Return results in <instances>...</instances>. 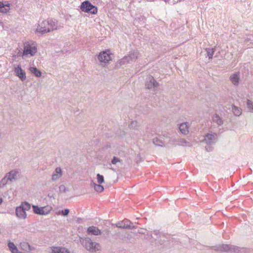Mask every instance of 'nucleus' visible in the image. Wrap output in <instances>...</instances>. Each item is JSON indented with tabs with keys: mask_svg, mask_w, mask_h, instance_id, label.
<instances>
[{
	"mask_svg": "<svg viewBox=\"0 0 253 253\" xmlns=\"http://www.w3.org/2000/svg\"><path fill=\"white\" fill-rule=\"evenodd\" d=\"M223 124V120L218 115L215 114L212 117L211 126L218 127Z\"/></svg>",
	"mask_w": 253,
	"mask_h": 253,
	"instance_id": "nucleus-9",
	"label": "nucleus"
},
{
	"mask_svg": "<svg viewBox=\"0 0 253 253\" xmlns=\"http://www.w3.org/2000/svg\"><path fill=\"white\" fill-rule=\"evenodd\" d=\"M9 10V4L4 5L2 2H0V12L5 13L8 11Z\"/></svg>",
	"mask_w": 253,
	"mask_h": 253,
	"instance_id": "nucleus-26",
	"label": "nucleus"
},
{
	"mask_svg": "<svg viewBox=\"0 0 253 253\" xmlns=\"http://www.w3.org/2000/svg\"><path fill=\"white\" fill-rule=\"evenodd\" d=\"M153 143H154V144H155V145H157V146H164V142L158 138H154L153 140Z\"/></svg>",
	"mask_w": 253,
	"mask_h": 253,
	"instance_id": "nucleus-29",
	"label": "nucleus"
},
{
	"mask_svg": "<svg viewBox=\"0 0 253 253\" xmlns=\"http://www.w3.org/2000/svg\"><path fill=\"white\" fill-rule=\"evenodd\" d=\"M179 131L184 135H186L189 133V126L187 123L181 124L179 126Z\"/></svg>",
	"mask_w": 253,
	"mask_h": 253,
	"instance_id": "nucleus-19",
	"label": "nucleus"
},
{
	"mask_svg": "<svg viewBox=\"0 0 253 253\" xmlns=\"http://www.w3.org/2000/svg\"><path fill=\"white\" fill-rule=\"evenodd\" d=\"M14 72L15 76L19 77L22 81H24L26 79V73L22 69L20 65H18L14 68Z\"/></svg>",
	"mask_w": 253,
	"mask_h": 253,
	"instance_id": "nucleus-11",
	"label": "nucleus"
},
{
	"mask_svg": "<svg viewBox=\"0 0 253 253\" xmlns=\"http://www.w3.org/2000/svg\"><path fill=\"white\" fill-rule=\"evenodd\" d=\"M232 108L233 113L235 116H239L241 115L242 110L241 108L237 107L235 105H232Z\"/></svg>",
	"mask_w": 253,
	"mask_h": 253,
	"instance_id": "nucleus-25",
	"label": "nucleus"
},
{
	"mask_svg": "<svg viewBox=\"0 0 253 253\" xmlns=\"http://www.w3.org/2000/svg\"><path fill=\"white\" fill-rule=\"evenodd\" d=\"M205 50L207 52V55L209 57V59H211L215 51V48H206L205 49Z\"/></svg>",
	"mask_w": 253,
	"mask_h": 253,
	"instance_id": "nucleus-27",
	"label": "nucleus"
},
{
	"mask_svg": "<svg viewBox=\"0 0 253 253\" xmlns=\"http://www.w3.org/2000/svg\"><path fill=\"white\" fill-rule=\"evenodd\" d=\"M2 198H0V205L2 203Z\"/></svg>",
	"mask_w": 253,
	"mask_h": 253,
	"instance_id": "nucleus-39",
	"label": "nucleus"
},
{
	"mask_svg": "<svg viewBox=\"0 0 253 253\" xmlns=\"http://www.w3.org/2000/svg\"><path fill=\"white\" fill-rule=\"evenodd\" d=\"M205 149L206 150V151H210L212 149V147H211V146H206L205 147Z\"/></svg>",
	"mask_w": 253,
	"mask_h": 253,
	"instance_id": "nucleus-38",
	"label": "nucleus"
},
{
	"mask_svg": "<svg viewBox=\"0 0 253 253\" xmlns=\"http://www.w3.org/2000/svg\"><path fill=\"white\" fill-rule=\"evenodd\" d=\"M69 210L68 209H65L62 211V213L64 215H67L69 214Z\"/></svg>",
	"mask_w": 253,
	"mask_h": 253,
	"instance_id": "nucleus-37",
	"label": "nucleus"
},
{
	"mask_svg": "<svg viewBox=\"0 0 253 253\" xmlns=\"http://www.w3.org/2000/svg\"><path fill=\"white\" fill-rule=\"evenodd\" d=\"M247 106L250 110V112L253 113V102L252 100L250 99L247 100Z\"/></svg>",
	"mask_w": 253,
	"mask_h": 253,
	"instance_id": "nucleus-31",
	"label": "nucleus"
},
{
	"mask_svg": "<svg viewBox=\"0 0 253 253\" xmlns=\"http://www.w3.org/2000/svg\"><path fill=\"white\" fill-rule=\"evenodd\" d=\"M62 170L60 167H57L54 171L51 179L52 181H56L59 179L62 176Z\"/></svg>",
	"mask_w": 253,
	"mask_h": 253,
	"instance_id": "nucleus-16",
	"label": "nucleus"
},
{
	"mask_svg": "<svg viewBox=\"0 0 253 253\" xmlns=\"http://www.w3.org/2000/svg\"><path fill=\"white\" fill-rule=\"evenodd\" d=\"M9 179L6 178V175L0 181V188H3L9 181Z\"/></svg>",
	"mask_w": 253,
	"mask_h": 253,
	"instance_id": "nucleus-30",
	"label": "nucleus"
},
{
	"mask_svg": "<svg viewBox=\"0 0 253 253\" xmlns=\"http://www.w3.org/2000/svg\"><path fill=\"white\" fill-rule=\"evenodd\" d=\"M20 207L23 208V210L26 211H29L31 209V205L28 202H25L22 203L20 206Z\"/></svg>",
	"mask_w": 253,
	"mask_h": 253,
	"instance_id": "nucleus-28",
	"label": "nucleus"
},
{
	"mask_svg": "<svg viewBox=\"0 0 253 253\" xmlns=\"http://www.w3.org/2000/svg\"><path fill=\"white\" fill-rule=\"evenodd\" d=\"M80 241L83 246L87 251L95 252L96 250H98V247L99 245L95 242H92L89 238H80Z\"/></svg>",
	"mask_w": 253,
	"mask_h": 253,
	"instance_id": "nucleus-4",
	"label": "nucleus"
},
{
	"mask_svg": "<svg viewBox=\"0 0 253 253\" xmlns=\"http://www.w3.org/2000/svg\"><path fill=\"white\" fill-rule=\"evenodd\" d=\"M20 246L22 250L27 252H30L34 250V248L31 247L29 244L26 242L20 243Z\"/></svg>",
	"mask_w": 253,
	"mask_h": 253,
	"instance_id": "nucleus-21",
	"label": "nucleus"
},
{
	"mask_svg": "<svg viewBox=\"0 0 253 253\" xmlns=\"http://www.w3.org/2000/svg\"><path fill=\"white\" fill-rule=\"evenodd\" d=\"M59 191L60 193H66L68 190L64 185H61L59 187Z\"/></svg>",
	"mask_w": 253,
	"mask_h": 253,
	"instance_id": "nucleus-34",
	"label": "nucleus"
},
{
	"mask_svg": "<svg viewBox=\"0 0 253 253\" xmlns=\"http://www.w3.org/2000/svg\"><path fill=\"white\" fill-rule=\"evenodd\" d=\"M129 127L130 129H136L137 128V122L136 121L131 122L129 125Z\"/></svg>",
	"mask_w": 253,
	"mask_h": 253,
	"instance_id": "nucleus-33",
	"label": "nucleus"
},
{
	"mask_svg": "<svg viewBox=\"0 0 253 253\" xmlns=\"http://www.w3.org/2000/svg\"><path fill=\"white\" fill-rule=\"evenodd\" d=\"M29 70L31 73L33 74L37 77H40L42 75L41 72L36 67H30Z\"/></svg>",
	"mask_w": 253,
	"mask_h": 253,
	"instance_id": "nucleus-24",
	"label": "nucleus"
},
{
	"mask_svg": "<svg viewBox=\"0 0 253 253\" xmlns=\"http://www.w3.org/2000/svg\"><path fill=\"white\" fill-rule=\"evenodd\" d=\"M132 223L130 220L125 219L117 223L116 225L117 227L122 229H132L135 228V227L134 225H132Z\"/></svg>",
	"mask_w": 253,
	"mask_h": 253,
	"instance_id": "nucleus-8",
	"label": "nucleus"
},
{
	"mask_svg": "<svg viewBox=\"0 0 253 253\" xmlns=\"http://www.w3.org/2000/svg\"><path fill=\"white\" fill-rule=\"evenodd\" d=\"M88 234H91L93 235H98L101 234V231L96 227L91 226L87 229Z\"/></svg>",
	"mask_w": 253,
	"mask_h": 253,
	"instance_id": "nucleus-20",
	"label": "nucleus"
},
{
	"mask_svg": "<svg viewBox=\"0 0 253 253\" xmlns=\"http://www.w3.org/2000/svg\"><path fill=\"white\" fill-rule=\"evenodd\" d=\"M37 52V48L33 42H26L24 43L23 52L22 55L23 59L34 56Z\"/></svg>",
	"mask_w": 253,
	"mask_h": 253,
	"instance_id": "nucleus-2",
	"label": "nucleus"
},
{
	"mask_svg": "<svg viewBox=\"0 0 253 253\" xmlns=\"http://www.w3.org/2000/svg\"><path fill=\"white\" fill-rule=\"evenodd\" d=\"M121 161V159H120L119 158L114 156L111 161V163L113 165H116L118 162H120Z\"/></svg>",
	"mask_w": 253,
	"mask_h": 253,
	"instance_id": "nucleus-35",
	"label": "nucleus"
},
{
	"mask_svg": "<svg viewBox=\"0 0 253 253\" xmlns=\"http://www.w3.org/2000/svg\"><path fill=\"white\" fill-rule=\"evenodd\" d=\"M8 247L12 253H23L18 251L17 247L12 242H9L8 243Z\"/></svg>",
	"mask_w": 253,
	"mask_h": 253,
	"instance_id": "nucleus-22",
	"label": "nucleus"
},
{
	"mask_svg": "<svg viewBox=\"0 0 253 253\" xmlns=\"http://www.w3.org/2000/svg\"><path fill=\"white\" fill-rule=\"evenodd\" d=\"M97 60L102 67H106L112 60L110 50L107 49L101 51L97 56Z\"/></svg>",
	"mask_w": 253,
	"mask_h": 253,
	"instance_id": "nucleus-3",
	"label": "nucleus"
},
{
	"mask_svg": "<svg viewBox=\"0 0 253 253\" xmlns=\"http://www.w3.org/2000/svg\"><path fill=\"white\" fill-rule=\"evenodd\" d=\"M49 253H70L65 248L60 247H52L49 250Z\"/></svg>",
	"mask_w": 253,
	"mask_h": 253,
	"instance_id": "nucleus-15",
	"label": "nucleus"
},
{
	"mask_svg": "<svg viewBox=\"0 0 253 253\" xmlns=\"http://www.w3.org/2000/svg\"><path fill=\"white\" fill-rule=\"evenodd\" d=\"M81 9L82 11L90 13L91 14H95L97 13V7L93 5L89 1L86 0L82 2L81 5Z\"/></svg>",
	"mask_w": 253,
	"mask_h": 253,
	"instance_id": "nucleus-6",
	"label": "nucleus"
},
{
	"mask_svg": "<svg viewBox=\"0 0 253 253\" xmlns=\"http://www.w3.org/2000/svg\"><path fill=\"white\" fill-rule=\"evenodd\" d=\"M229 80L234 86H238L240 80V73L236 72L231 74L229 77Z\"/></svg>",
	"mask_w": 253,
	"mask_h": 253,
	"instance_id": "nucleus-13",
	"label": "nucleus"
},
{
	"mask_svg": "<svg viewBox=\"0 0 253 253\" xmlns=\"http://www.w3.org/2000/svg\"><path fill=\"white\" fill-rule=\"evenodd\" d=\"M15 212L16 216L20 219H24L27 217L26 211L20 206L16 208Z\"/></svg>",
	"mask_w": 253,
	"mask_h": 253,
	"instance_id": "nucleus-18",
	"label": "nucleus"
},
{
	"mask_svg": "<svg viewBox=\"0 0 253 253\" xmlns=\"http://www.w3.org/2000/svg\"><path fill=\"white\" fill-rule=\"evenodd\" d=\"M97 182L99 184H102L104 182V176L98 173L97 174Z\"/></svg>",
	"mask_w": 253,
	"mask_h": 253,
	"instance_id": "nucleus-32",
	"label": "nucleus"
},
{
	"mask_svg": "<svg viewBox=\"0 0 253 253\" xmlns=\"http://www.w3.org/2000/svg\"><path fill=\"white\" fill-rule=\"evenodd\" d=\"M214 250L217 251L229 252L232 250H234V247L232 246L222 244L217 247H215Z\"/></svg>",
	"mask_w": 253,
	"mask_h": 253,
	"instance_id": "nucleus-17",
	"label": "nucleus"
},
{
	"mask_svg": "<svg viewBox=\"0 0 253 253\" xmlns=\"http://www.w3.org/2000/svg\"><path fill=\"white\" fill-rule=\"evenodd\" d=\"M33 211L35 213L39 215H46L50 212L51 208L49 207H39L38 206H32Z\"/></svg>",
	"mask_w": 253,
	"mask_h": 253,
	"instance_id": "nucleus-7",
	"label": "nucleus"
},
{
	"mask_svg": "<svg viewBox=\"0 0 253 253\" xmlns=\"http://www.w3.org/2000/svg\"><path fill=\"white\" fill-rule=\"evenodd\" d=\"M154 232L156 234H157L159 233V231H155Z\"/></svg>",
	"mask_w": 253,
	"mask_h": 253,
	"instance_id": "nucleus-40",
	"label": "nucleus"
},
{
	"mask_svg": "<svg viewBox=\"0 0 253 253\" xmlns=\"http://www.w3.org/2000/svg\"><path fill=\"white\" fill-rule=\"evenodd\" d=\"M19 173V170L18 169H14L7 173L5 175L6 178H8L10 181L12 182L18 179Z\"/></svg>",
	"mask_w": 253,
	"mask_h": 253,
	"instance_id": "nucleus-12",
	"label": "nucleus"
},
{
	"mask_svg": "<svg viewBox=\"0 0 253 253\" xmlns=\"http://www.w3.org/2000/svg\"><path fill=\"white\" fill-rule=\"evenodd\" d=\"M217 139V134L216 133H208L205 136L204 141L207 144H212L215 143Z\"/></svg>",
	"mask_w": 253,
	"mask_h": 253,
	"instance_id": "nucleus-14",
	"label": "nucleus"
},
{
	"mask_svg": "<svg viewBox=\"0 0 253 253\" xmlns=\"http://www.w3.org/2000/svg\"><path fill=\"white\" fill-rule=\"evenodd\" d=\"M178 142L181 144V145H184L188 143L186 140L185 139L183 138H180L178 140Z\"/></svg>",
	"mask_w": 253,
	"mask_h": 253,
	"instance_id": "nucleus-36",
	"label": "nucleus"
},
{
	"mask_svg": "<svg viewBox=\"0 0 253 253\" xmlns=\"http://www.w3.org/2000/svg\"><path fill=\"white\" fill-rule=\"evenodd\" d=\"M159 85V84L157 82L154 78L152 76L149 77L146 81L145 86L148 89H152L155 88Z\"/></svg>",
	"mask_w": 253,
	"mask_h": 253,
	"instance_id": "nucleus-10",
	"label": "nucleus"
},
{
	"mask_svg": "<svg viewBox=\"0 0 253 253\" xmlns=\"http://www.w3.org/2000/svg\"><path fill=\"white\" fill-rule=\"evenodd\" d=\"M139 56V53L138 51H130L127 55L125 56L124 58L119 60L118 63L120 66L125 64L130 63L131 62L135 61Z\"/></svg>",
	"mask_w": 253,
	"mask_h": 253,
	"instance_id": "nucleus-5",
	"label": "nucleus"
},
{
	"mask_svg": "<svg viewBox=\"0 0 253 253\" xmlns=\"http://www.w3.org/2000/svg\"><path fill=\"white\" fill-rule=\"evenodd\" d=\"M101 184H96L95 183L92 182L90 184L91 186L93 187L94 190L97 192H102L104 191V187L103 186L100 185Z\"/></svg>",
	"mask_w": 253,
	"mask_h": 253,
	"instance_id": "nucleus-23",
	"label": "nucleus"
},
{
	"mask_svg": "<svg viewBox=\"0 0 253 253\" xmlns=\"http://www.w3.org/2000/svg\"><path fill=\"white\" fill-rule=\"evenodd\" d=\"M56 27L55 22L52 19H49L42 22L38 26L36 31L43 34L56 29Z\"/></svg>",
	"mask_w": 253,
	"mask_h": 253,
	"instance_id": "nucleus-1",
	"label": "nucleus"
}]
</instances>
